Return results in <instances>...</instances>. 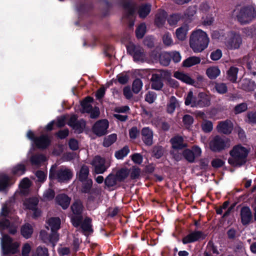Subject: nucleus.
<instances>
[{
	"mask_svg": "<svg viewBox=\"0 0 256 256\" xmlns=\"http://www.w3.org/2000/svg\"><path fill=\"white\" fill-rule=\"evenodd\" d=\"M242 42V38L238 34L230 32L228 34L225 43L228 48L236 49L240 47Z\"/></svg>",
	"mask_w": 256,
	"mask_h": 256,
	"instance_id": "4468645a",
	"label": "nucleus"
},
{
	"mask_svg": "<svg viewBox=\"0 0 256 256\" xmlns=\"http://www.w3.org/2000/svg\"><path fill=\"white\" fill-rule=\"evenodd\" d=\"M164 150L163 147L161 146H155L153 147L152 150V156L156 158H160L164 154Z\"/></svg>",
	"mask_w": 256,
	"mask_h": 256,
	"instance_id": "de8ad7c7",
	"label": "nucleus"
},
{
	"mask_svg": "<svg viewBox=\"0 0 256 256\" xmlns=\"http://www.w3.org/2000/svg\"><path fill=\"white\" fill-rule=\"evenodd\" d=\"M68 146L72 150L75 151L78 150L79 148L78 141L75 138H70L68 142Z\"/></svg>",
	"mask_w": 256,
	"mask_h": 256,
	"instance_id": "680f3d73",
	"label": "nucleus"
},
{
	"mask_svg": "<svg viewBox=\"0 0 256 256\" xmlns=\"http://www.w3.org/2000/svg\"><path fill=\"white\" fill-rule=\"evenodd\" d=\"M117 182H118V179L115 174L110 173L104 180L105 188L110 190L116 189V186L117 184Z\"/></svg>",
	"mask_w": 256,
	"mask_h": 256,
	"instance_id": "5701e85b",
	"label": "nucleus"
},
{
	"mask_svg": "<svg viewBox=\"0 0 256 256\" xmlns=\"http://www.w3.org/2000/svg\"><path fill=\"white\" fill-rule=\"evenodd\" d=\"M12 209L8 204H4L0 212V231H2L10 227V224Z\"/></svg>",
	"mask_w": 256,
	"mask_h": 256,
	"instance_id": "6e6552de",
	"label": "nucleus"
},
{
	"mask_svg": "<svg viewBox=\"0 0 256 256\" xmlns=\"http://www.w3.org/2000/svg\"><path fill=\"white\" fill-rule=\"evenodd\" d=\"M254 17L256 11L252 6L242 8L237 15L238 20L242 24L248 23Z\"/></svg>",
	"mask_w": 256,
	"mask_h": 256,
	"instance_id": "1a4fd4ad",
	"label": "nucleus"
},
{
	"mask_svg": "<svg viewBox=\"0 0 256 256\" xmlns=\"http://www.w3.org/2000/svg\"><path fill=\"white\" fill-rule=\"evenodd\" d=\"M140 174V169L136 166H132L130 168V178L132 180H136L139 178Z\"/></svg>",
	"mask_w": 256,
	"mask_h": 256,
	"instance_id": "864d4df0",
	"label": "nucleus"
},
{
	"mask_svg": "<svg viewBox=\"0 0 256 256\" xmlns=\"http://www.w3.org/2000/svg\"><path fill=\"white\" fill-rule=\"evenodd\" d=\"M230 146V139L216 136L209 142L210 148L214 152H219L229 148Z\"/></svg>",
	"mask_w": 256,
	"mask_h": 256,
	"instance_id": "0eeeda50",
	"label": "nucleus"
},
{
	"mask_svg": "<svg viewBox=\"0 0 256 256\" xmlns=\"http://www.w3.org/2000/svg\"><path fill=\"white\" fill-rule=\"evenodd\" d=\"M81 182L82 184L80 191L82 193L89 194L95 193L96 189L92 188L93 182L91 178Z\"/></svg>",
	"mask_w": 256,
	"mask_h": 256,
	"instance_id": "bb28decb",
	"label": "nucleus"
},
{
	"mask_svg": "<svg viewBox=\"0 0 256 256\" xmlns=\"http://www.w3.org/2000/svg\"><path fill=\"white\" fill-rule=\"evenodd\" d=\"M146 26L144 24H141L136 30V36L138 39L142 38L146 33Z\"/></svg>",
	"mask_w": 256,
	"mask_h": 256,
	"instance_id": "3c124183",
	"label": "nucleus"
},
{
	"mask_svg": "<svg viewBox=\"0 0 256 256\" xmlns=\"http://www.w3.org/2000/svg\"><path fill=\"white\" fill-rule=\"evenodd\" d=\"M92 219L89 217H86L80 224L83 233L86 235V234H92L94 232V230L92 228Z\"/></svg>",
	"mask_w": 256,
	"mask_h": 256,
	"instance_id": "b1692460",
	"label": "nucleus"
},
{
	"mask_svg": "<svg viewBox=\"0 0 256 256\" xmlns=\"http://www.w3.org/2000/svg\"><path fill=\"white\" fill-rule=\"evenodd\" d=\"M109 123L107 120L102 119L96 121L92 126V132L98 136H102L108 134Z\"/></svg>",
	"mask_w": 256,
	"mask_h": 256,
	"instance_id": "9b49d317",
	"label": "nucleus"
},
{
	"mask_svg": "<svg viewBox=\"0 0 256 256\" xmlns=\"http://www.w3.org/2000/svg\"><path fill=\"white\" fill-rule=\"evenodd\" d=\"M172 58L174 62H176V51L173 52L172 57V55L166 52L161 53L159 56V60L160 64L164 66L169 65Z\"/></svg>",
	"mask_w": 256,
	"mask_h": 256,
	"instance_id": "4be33fe9",
	"label": "nucleus"
},
{
	"mask_svg": "<svg viewBox=\"0 0 256 256\" xmlns=\"http://www.w3.org/2000/svg\"><path fill=\"white\" fill-rule=\"evenodd\" d=\"M177 150L187 146V143L182 136H177Z\"/></svg>",
	"mask_w": 256,
	"mask_h": 256,
	"instance_id": "69168bd1",
	"label": "nucleus"
},
{
	"mask_svg": "<svg viewBox=\"0 0 256 256\" xmlns=\"http://www.w3.org/2000/svg\"><path fill=\"white\" fill-rule=\"evenodd\" d=\"M89 172L88 167L86 165H82L80 171L76 174L78 180L83 182L88 180L89 179L88 178Z\"/></svg>",
	"mask_w": 256,
	"mask_h": 256,
	"instance_id": "72a5a7b5",
	"label": "nucleus"
},
{
	"mask_svg": "<svg viewBox=\"0 0 256 256\" xmlns=\"http://www.w3.org/2000/svg\"><path fill=\"white\" fill-rule=\"evenodd\" d=\"M241 219L243 224H248L252 219V212L249 208L244 207L241 210Z\"/></svg>",
	"mask_w": 256,
	"mask_h": 256,
	"instance_id": "2f4dec72",
	"label": "nucleus"
},
{
	"mask_svg": "<svg viewBox=\"0 0 256 256\" xmlns=\"http://www.w3.org/2000/svg\"><path fill=\"white\" fill-rule=\"evenodd\" d=\"M104 164V158L99 156L94 157L92 164L94 166V171L96 174H103L106 170Z\"/></svg>",
	"mask_w": 256,
	"mask_h": 256,
	"instance_id": "6ab92c4d",
	"label": "nucleus"
},
{
	"mask_svg": "<svg viewBox=\"0 0 256 256\" xmlns=\"http://www.w3.org/2000/svg\"><path fill=\"white\" fill-rule=\"evenodd\" d=\"M238 85L240 88L246 92L253 91L256 88L255 82L246 78L241 80Z\"/></svg>",
	"mask_w": 256,
	"mask_h": 256,
	"instance_id": "a878e982",
	"label": "nucleus"
},
{
	"mask_svg": "<svg viewBox=\"0 0 256 256\" xmlns=\"http://www.w3.org/2000/svg\"><path fill=\"white\" fill-rule=\"evenodd\" d=\"M26 170V166L23 164H18L10 169V172L13 176H20L24 174Z\"/></svg>",
	"mask_w": 256,
	"mask_h": 256,
	"instance_id": "7c9ffc66",
	"label": "nucleus"
},
{
	"mask_svg": "<svg viewBox=\"0 0 256 256\" xmlns=\"http://www.w3.org/2000/svg\"><path fill=\"white\" fill-rule=\"evenodd\" d=\"M248 107L246 103H242L234 108V112L236 114H240L246 110Z\"/></svg>",
	"mask_w": 256,
	"mask_h": 256,
	"instance_id": "0e129e2a",
	"label": "nucleus"
},
{
	"mask_svg": "<svg viewBox=\"0 0 256 256\" xmlns=\"http://www.w3.org/2000/svg\"><path fill=\"white\" fill-rule=\"evenodd\" d=\"M202 150L198 146H194L192 150L186 149L183 152L185 158L189 162H194L195 158L201 156Z\"/></svg>",
	"mask_w": 256,
	"mask_h": 256,
	"instance_id": "dca6fc26",
	"label": "nucleus"
},
{
	"mask_svg": "<svg viewBox=\"0 0 256 256\" xmlns=\"http://www.w3.org/2000/svg\"><path fill=\"white\" fill-rule=\"evenodd\" d=\"M177 79L180 80L182 82H185L187 84L193 85L195 86V82L192 80L188 74L177 72Z\"/></svg>",
	"mask_w": 256,
	"mask_h": 256,
	"instance_id": "58836bf2",
	"label": "nucleus"
},
{
	"mask_svg": "<svg viewBox=\"0 0 256 256\" xmlns=\"http://www.w3.org/2000/svg\"><path fill=\"white\" fill-rule=\"evenodd\" d=\"M49 226L50 227L51 232H58L60 228V220L58 218H52L49 220Z\"/></svg>",
	"mask_w": 256,
	"mask_h": 256,
	"instance_id": "79ce46f5",
	"label": "nucleus"
},
{
	"mask_svg": "<svg viewBox=\"0 0 256 256\" xmlns=\"http://www.w3.org/2000/svg\"><path fill=\"white\" fill-rule=\"evenodd\" d=\"M206 74L208 77L211 80H214L220 74V70L217 66H212L206 70Z\"/></svg>",
	"mask_w": 256,
	"mask_h": 256,
	"instance_id": "473e14b6",
	"label": "nucleus"
},
{
	"mask_svg": "<svg viewBox=\"0 0 256 256\" xmlns=\"http://www.w3.org/2000/svg\"><path fill=\"white\" fill-rule=\"evenodd\" d=\"M233 128V124L230 120L220 122L217 126V130L218 132L224 134H230Z\"/></svg>",
	"mask_w": 256,
	"mask_h": 256,
	"instance_id": "412c9836",
	"label": "nucleus"
},
{
	"mask_svg": "<svg viewBox=\"0 0 256 256\" xmlns=\"http://www.w3.org/2000/svg\"><path fill=\"white\" fill-rule=\"evenodd\" d=\"M185 104L192 107L204 108L210 104V97L204 92H200L197 99L193 96V92L190 91L186 98Z\"/></svg>",
	"mask_w": 256,
	"mask_h": 256,
	"instance_id": "20e7f679",
	"label": "nucleus"
},
{
	"mask_svg": "<svg viewBox=\"0 0 256 256\" xmlns=\"http://www.w3.org/2000/svg\"><path fill=\"white\" fill-rule=\"evenodd\" d=\"M214 88L216 91L220 94H226L228 91V87L226 84L222 82L216 83Z\"/></svg>",
	"mask_w": 256,
	"mask_h": 256,
	"instance_id": "603ef678",
	"label": "nucleus"
},
{
	"mask_svg": "<svg viewBox=\"0 0 256 256\" xmlns=\"http://www.w3.org/2000/svg\"><path fill=\"white\" fill-rule=\"evenodd\" d=\"M46 156L43 154H36L31 156L30 161L32 165L38 166L42 162H45Z\"/></svg>",
	"mask_w": 256,
	"mask_h": 256,
	"instance_id": "c03bdc74",
	"label": "nucleus"
},
{
	"mask_svg": "<svg viewBox=\"0 0 256 256\" xmlns=\"http://www.w3.org/2000/svg\"><path fill=\"white\" fill-rule=\"evenodd\" d=\"M202 127L204 132H210L212 130V122L208 120H204L202 124Z\"/></svg>",
	"mask_w": 256,
	"mask_h": 256,
	"instance_id": "052dcab7",
	"label": "nucleus"
},
{
	"mask_svg": "<svg viewBox=\"0 0 256 256\" xmlns=\"http://www.w3.org/2000/svg\"><path fill=\"white\" fill-rule=\"evenodd\" d=\"M37 256H48V249L45 246H38L36 250Z\"/></svg>",
	"mask_w": 256,
	"mask_h": 256,
	"instance_id": "4d7b16f0",
	"label": "nucleus"
},
{
	"mask_svg": "<svg viewBox=\"0 0 256 256\" xmlns=\"http://www.w3.org/2000/svg\"><path fill=\"white\" fill-rule=\"evenodd\" d=\"M200 62L201 58L200 57L197 56H191L183 61L182 66L190 68L200 64Z\"/></svg>",
	"mask_w": 256,
	"mask_h": 256,
	"instance_id": "c756f323",
	"label": "nucleus"
},
{
	"mask_svg": "<svg viewBox=\"0 0 256 256\" xmlns=\"http://www.w3.org/2000/svg\"><path fill=\"white\" fill-rule=\"evenodd\" d=\"M51 142V139L48 134H43L37 136L33 144L38 149L45 150L50 146Z\"/></svg>",
	"mask_w": 256,
	"mask_h": 256,
	"instance_id": "2eb2a0df",
	"label": "nucleus"
},
{
	"mask_svg": "<svg viewBox=\"0 0 256 256\" xmlns=\"http://www.w3.org/2000/svg\"><path fill=\"white\" fill-rule=\"evenodd\" d=\"M128 53L132 56L136 62H144L146 60V54L144 50L139 46L130 44L126 46Z\"/></svg>",
	"mask_w": 256,
	"mask_h": 256,
	"instance_id": "9d476101",
	"label": "nucleus"
},
{
	"mask_svg": "<svg viewBox=\"0 0 256 256\" xmlns=\"http://www.w3.org/2000/svg\"><path fill=\"white\" fill-rule=\"evenodd\" d=\"M176 108V98L172 96L167 104L166 111L168 114H172Z\"/></svg>",
	"mask_w": 256,
	"mask_h": 256,
	"instance_id": "8fccbe9b",
	"label": "nucleus"
},
{
	"mask_svg": "<svg viewBox=\"0 0 256 256\" xmlns=\"http://www.w3.org/2000/svg\"><path fill=\"white\" fill-rule=\"evenodd\" d=\"M56 202L57 204L60 206L64 210H66L70 206L71 198L66 194H58L55 198Z\"/></svg>",
	"mask_w": 256,
	"mask_h": 256,
	"instance_id": "aec40b11",
	"label": "nucleus"
},
{
	"mask_svg": "<svg viewBox=\"0 0 256 256\" xmlns=\"http://www.w3.org/2000/svg\"><path fill=\"white\" fill-rule=\"evenodd\" d=\"M248 153L246 148L241 144L236 145L230 152L228 162L232 166H240L246 162Z\"/></svg>",
	"mask_w": 256,
	"mask_h": 256,
	"instance_id": "f03ea898",
	"label": "nucleus"
},
{
	"mask_svg": "<svg viewBox=\"0 0 256 256\" xmlns=\"http://www.w3.org/2000/svg\"><path fill=\"white\" fill-rule=\"evenodd\" d=\"M182 121L184 126L188 128L193 124L194 118L190 115L186 114L184 116Z\"/></svg>",
	"mask_w": 256,
	"mask_h": 256,
	"instance_id": "13d9d810",
	"label": "nucleus"
},
{
	"mask_svg": "<svg viewBox=\"0 0 256 256\" xmlns=\"http://www.w3.org/2000/svg\"><path fill=\"white\" fill-rule=\"evenodd\" d=\"M156 98V94L154 92H148L145 96V100L149 104H152Z\"/></svg>",
	"mask_w": 256,
	"mask_h": 256,
	"instance_id": "bf43d9fd",
	"label": "nucleus"
},
{
	"mask_svg": "<svg viewBox=\"0 0 256 256\" xmlns=\"http://www.w3.org/2000/svg\"><path fill=\"white\" fill-rule=\"evenodd\" d=\"M31 250V247L30 245L26 243L25 244L22 248V256H29V254Z\"/></svg>",
	"mask_w": 256,
	"mask_h": 256,
	"instance_id": "774afa93",
	"label": "nucleus"
},
{
	"mask_svg": "<svg viewBox=\"0 0 256 256\" xmlns=\"http://www.w3.org/2000/svg\"><path fill=\"white\" fill-rule=\"evenodd\" d=\"M205 237L206 235L202 232L200 231H194L184 236L182 238V242L184 244H186L203 240Z\"/></svg>",
	"mask_w": 256,
	"mask_h": 256,
	"instance_id": "f3484780",
	"label": "nucleus"
},
{
	"mask_svg": "<svg viewBox=\"0 0 256 256\" xmlns=\"http://www.w3.org/2000/svg\"><path fill=\"white\" fill-rule=\"evenodd\" d=\"M33 228L28 223L22 225L20 228V233L22 236L26 239L30 238L33 233Z\"/></svg>",
	"mask_w": 256,
	"mask_h": 256,
	"instance_id": "f704fd0d",
	"label": "nucleus"
},
{
	"mask_svg": "<svg viewBox=\"0 0 256 256\" xmlns=\"http://www.w3.org/2000/svg\"><path fill=\"white\" fill-rule=\"evenodd\" d=\"M84 208L82 202L80 200H76L70 206L72 212L68 216L70 222L74 228H78L83 220L82 213Z\"/></svg>",
	"mask_w": 256,
	"mask_h": 256,
	"instance_id": "39448f33",
	"label": "nucleus"
},
{
	"mask_svg": "<svg viewBox=\"0 0 256 256\" xmlns=\"http://www.w3.org/2000/svg\"><path fill=\"white\" fill-rule=\"evenodd\" d=\"M16 180L13 176L4 172L0 173V192H7L14 184Z\"/></svg>",
	"mask_w": 256,
	"mask_h": 256,
	"instance_id": "f8f14e48",
	"label": "nucleus"
},
{
	"mask_svg": "<svg viewBox=\"0 0 256 256\" xmlns=\"http://www.w3.org/2000/svg\"><path fill=\"white\" fill-rule=\"evenodd\" d=\"M68 124L72 128L76 133L80 134L83 132L86 122L82 118L78 120V116L76 114H73L70 117Z\"/></svg>",
	"mask_w": 256,
	"mask_h": 256,
	"instance_id": "ddd939ff",
	"label": "nucleus"
},
{
	"mask_svg": "<svg viewBox=\"0 0 256 256\" xmlns=\"http://www.w3.org/2000/svg\"><path fill=\"white\" fill-rule=\"evenodd\" d=\"M93 102L94 98L90 96L86 97L80 102L82 113L90 112L92 110V106L91 103Z\"/></svg>",
	"mask_w": 256,
	"mask_h": 256,
	"instance_id": "cd10ccee",
	"label": "nucleus"
},
{
	"mask_svg": "<svg viewBox=\"0 0 256 256\" xmlns=\"http://www.w3.org/2000/svg\"><path fill=\"white\" fill-rule=\"evenodd\" d=\"M142 82L140 78H136L132 84V90L136 94H138L142 86Z\"/></svg>",
	"mask_w": 256,
	"mask_h": 256,
	"instance_id": "09e8293b",
	"label": "nucleus"
},
{
	"mask_svg": "<svg viewBox=\"0 0 256 256\" xmlns=\"http://www.w3.org/2000/svg\"><path fill=\"white\" fill-rule=\"evenodd\" d=\"M43 196L46 200H51L55 196V192L52 189L48 188L44 192Z\"/></svg>",
	"mask_w": 256,
	"mask_h": 256,
	"instance_id": "6e6d98bb",
	"label": "nucleus"
},
{
	"mask_svg": "<svg viewBox=\"0 0 256 256\" xmlns=\"http://www.w3.org/2000/svg\"><path fill=\"white\" fill-rule=\"evenodd\" d=\"M19 245L18 242H14L11 244L2 246V250L3 254L5 256L10 254H15L17 252L18 248Z\"/></svg>",
	"mask_w": 256,
	"mask_h": 256,
	"instance_id": "c85d7f7f",
	"label": "nucleus"
},
{
	"mask_svg": "<svg viewBox=\"0 0 256 256\" xmlns=\"http://www.w3.org/2000/svg\"><path fill=\"white\" fill-rule=\"evenodd\" d=\"M130 152V149L128 146H126L122 149L116 151L115 152V156L118 160H122Z\"/></svg>",
	"mask_w": 256,
	"mask_h": 256,
	"instance_id": "a18cd8bd",
	"label": "nucleus"
},
{
	"mask_svg": "<svg viewBox=\"0 0 256 256\" xmlns=\"http://www.w3.org/2000/svg\"><path fill=\"white\" fill-rule=\"evenodd\" d=\"M130 170L127 168H121L118 170L115 176L118 182H123L130 174Z\"/></svg>",
	"mask_w": 256,
	"mask_h": 256,
	"instance_id": "e433bc0d",
	"label": "nucleus"
},
{
	"mask_svg": "<svg viewBox=\"0 0 256 256\" xmlns=\"http://www.w3.org/2000/svg\"><path fill=\"white\" fill-rule=\"evenodd\" d=\"M209 42L210 40L206 32L199 29L192 33L190 46L194 52L200 53L208 48Z\"/></svg>",
	"mask_w": 256,
	"mask_h": 256,
	"instance_id": "f257e3e1",
	"label": "nucleus"
},
{
	"mask_svg": "<svg viewBox=\"0 0 256 256\" xmlns=\"http://www.w3.org/2000/svg\"><path fill=\"white\" fill-rule=\"evenodd\" d=\"M152 6L150 4H142L138 8V14L140 18H146L151 11Z\"/></svg>",
	"mask_w": 256,
	"mask_h": 256,
	"instance_id": "c9c22d12",
	"label": "nucleus"
},
{
	"mask_svg": "<svg viewBox=\"0 0 256 256\" xmlns=\"http://www.w3.org/2000/svg\"><path fill=\"white\" fill-rule=\"evenodd\" d=\"M238 68L235 67H231L227 72V78L232 82H236L237 80Z\"/></svg>",
	"mask_w": 256,
	"mask_h": 256,
	"instance_id": "37998d69",
	"label": "nucleus"
},
{
	"mask_svg": "<svg viewBox=\"0 0 256 256\" xmlns=\"http://www.w3.org/2000/svg\"><path fill=\"white\" fill-rule=\"evenodd\" d=\"M123 8L126 10V16L128 18L132 16L135 12V8L133 4L130 2H124L122 3Z\"/></svg>",
	"mask_w": 256,
	"mask_h": 256,
	"instance_id": "ea45409f",
	"label": "nucleus"
},
{
	"mask_svg": "<svg viewBox=\"0 0 256 256\" xmlns=\"http://www.w3.org/2000/svg\"><path fill=\"white\" fill-rule=\"evenodd\" d=\"M188 30V26L184 24L177 29V39L180 40H184L186 38V35Z\"/></svg>",
	"mask_w": 256,
	"mask_h": 256,
	"instance_id": "a19ab883",
	"label": "nucleus"
},
{
	"mask_svg": "<svg viewBox=\"0 0 256 256\" xmlns=\"http://www.w3.org/2000/svg\"><path fill=\"white\" fill-rule=\"evenodd\" d=\"M167 13L164 10H160L156 14L154 24L158 28H162L164 25L167 18Z\"/></svg>",
	"mask_w": 256,
	"mask_h": 256,
	"instance_id": "393cba45",
	"label": "nucleus"
},
{
	"mask_svg": "<svg viewBox=\"0 0 256 256\" xmlns=\"http://www.w3.org/2000/svg\"><path fill=\"white\" fill-rule=\"evenodd\" d=\"M162 77L168 80V84L172 88H176V81L170 78V73L168 71L162 72L160 74H154L152 76V88L160 90L163 87Z\"/></svg>",
	"mask_w": 256,
	"mask_h": 256,
	"instance_id": "423d86ee",
	"label": "nucleus"
},
{
	"mask_svg": "<svg viewBox=\"0 0 256 256\" xmlns=\"http://www.w3.org/2000/svg\"><path fill=\"white\" fill-rule=\"evenodd\" d=\"M170 142H171L172 148V150L170 151V154L172 158L176 160V136H174L171 138Z\"/></svg>",
	"mask_w": 256,
	"mask_h": 256,
	"instance_id": "5fc2aeb1",
	"label": "nucleus"
},
{
	"mask_svg": "<svg viewBox=\"0 0 256 256\" xmlns=\"http://www.w3.org/2000/svg\"><path fill=\"white\" fill-rule=\"evenodd\" d=\"M142 140L146 146H151L153 144L154 132L149 127L143 128L140 132Z\"/></svg>",
	"mask_w": 256,
	"mask_h": 256,
	"instance_id": "a211bd4d",
	"label": "nucleus"
},
{
	"mask_svg": "<svg viewBox=\"0 0 256 256\" xmlns=\"http://www.w3.org/2000/svg\"><path fill=\"white\" fill-rule=\"evenodd\" d=\"M38 202L36 198L32 197L26 199L24 202V205L26 208L32 210L37 208Z\"/></svg>",
	"mask_w": 256,
	"mask_h": 256,
	"instance_id": "4c0bfd02",
	"label": "nucleus"
},
{
	"mask_svg": "<svg viewBox=\"0 0 256 256\" xmlns=\"http://www.w3.org/2000/svg\"><path fill=\"white\" fill-rule=\"evenodd\" d=\"M118 82L122 84H126L129 80V76L126 74H120L117 76Z\"/></svg>",
	"mask_w": 256,
	"mask_h": 256,
	"instance_id": "338daca9",
	"label": "nucleus"
},
{
	"mask_svg": "<svg viewBox=\"0 0 256 256\" xmlns=\"http://www.w3.org/2000/svg\"><path fill=\"white\" fill-rule=\"evenodd\" d=\"M116 139L117 136L116 134H111L104 138L103 146L104 147H109L116 140Z\"/></svg>",
	"mask_w": 256,
	"mask_h": 256,
	"instance_id": "49530a36",
	"label": "nucleus"
},
{
	"mask_svg": "<svg viewBox=\"0 0 256 256\" xmlns=\"http://www.w3.org/2000/svg\"><path fill=\"white\" fill-rule=\"evenodd\" d=\"M140 134V131L136 126H133L129 130V136L131 139H136Z\"/></svg>",
	"mask_w": 256,
	"mask_h": 256,
	"instance_id": "e2e57ef3",
	"label": "nucleus"
},
{
	"mask_svg": "<svg viewBox=\"0 0 256 256\" xmlns=\"http://www.w3.org/2000/svg\"><path fill=\"white\" fill-rule=\"evenodd\" d=\"M74 176L72 170L66 167L61 166L58 169L52 168L49 172V179L50 181L56 180L58 182L66 184L72 179Z\"/></svg>",
	"mask_w": 256,
	"mask_h": 256,
	"instance_id": "7ed1b4c3",
	"label": "nucleus"
}]
</instances>
